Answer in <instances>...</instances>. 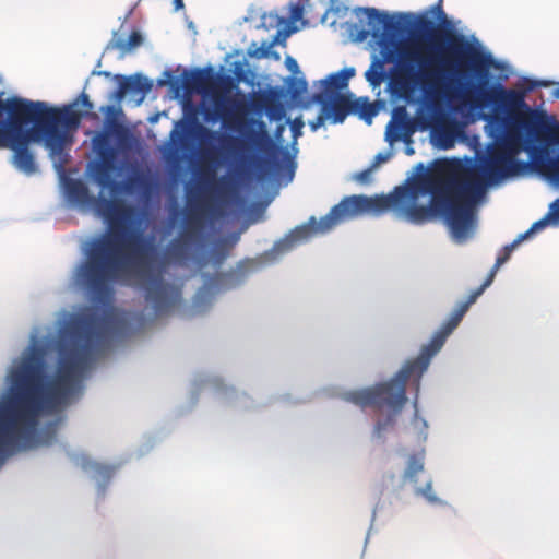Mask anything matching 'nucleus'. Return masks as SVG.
I'll use <instances>...</instances> for the list:
<instances>
[{
  "label": "nucleus",
  "instance_id": "2eb2a0df",
  "mask_svg": "<svg viewBox=\"0 0 559 559\" xmlns=\"http://www.w3.org/2000/svg\"><path fill=\"white\" fill-rule=\"evenodd\" d=\"M442 0H439L438 3L431 5L430 8L426 9L425 11L415 14L411 12V16L414 20H420L425 19L431 24V28H429L426 33L420 34L424 38V40H430V34L437 28L441 27L447 33L452 35V39L456 40V44L463 46L466 52L469 53H479L481 49H485L481 45V43L477 39L475 35H472L471 37H466L465 35L461 34L456 29V25L461 23V21H452L449 20L445 12L442 9Z\"/></svg>",
  "mask_w": 559,
  "mask_h": 559
},
{
  "label": "nucleus",
  "instance_id": "f3484780",
  "mask_svg": "<svg viewBox=\"0 0 559 559\" xmlns=\"http://www.w3.org/2000/svg\"><path fill=\"white\" fill-rule=\"evenodd\" d=\"M67 454L76 466L81 467L95 481L97 499H104L117 466L93 461L81 452L67 451Z\"/></svg>",
  "mask_w": 559,
  "mask_h": 559
},
{
  "label": "nucleus",
  "instance_id": "ea45409f",
  "mask_svg": "<svg viewBox=\"0 0 559 559\" xmlns=\"http://www.w3.org/2000/svg\"><path fill=\"white\" fill-rule=\"evenodd\" d=\"M230 71L233 72L237 82H242L250 87H253L255 84V72L248 68L247 60L243 58L242 60H235L230 64Z\"/></svg>",
  "mask_w": 559,
  "mask_h": 559
},
{
  "label": "nucleus",
  "instance_id": "39448f33",
  "mask_svg": "<svg viewBox=\"0 0 559 559\" xmlns=\"http://www.w3.org/2000/svg\"><path fill=\"white\" fill-rule=\"evenodd\" d=\"M359 23L348 24V34L355 43H364L371 36L380 49V56L373 55L369 69L365 72L366 81L374 90L389 80L390 72L385 63H393L395 69L408 76L405 64L414 61L416 50L401 49L408 40H424L420 34L431 28L425 20H414L411 12L382 11L370 7L356 9Z\"/></svg>",
  "mask_w": 559,
  "mask_h": 559
},
{
  "label": "nucleus",
  "instance_id": "393cba45",
  "mask_svg": "<svg viewBox=\"0 0 559 559\" xmlns=\"http://www.w3.org/2000/svg\"><path fill=\"white\" fill-rule=\"evenodd\" d=\"M425 41L427 43V52L436 59L439 66L445 63L444 52L447 50L455 56H461L463 52H466L463 46L456 44V40L447 35L432 36V34H430V40Z\"/></svg>",
  "mask_w": 559,
  "mask_h": 559
},
{
  "label": "nucleus",
  "instance_id": "c85d7f7f",
  "mask_svg": "<svg viewBox=\"0 0 559 559\" xmlns=\"http://www.w3.org/2000/svg\"><path fill=\"white\" fill-rule=\"evenodd\" d=\"M144 39H145L144 35L139 29H133L130 33L127 40L119 37L118 31H112V38L106 45L104 52L117 49L120 51L121 57H123L124 55L132 51L133 49L142 46L144 43Z\"/></svg>",
  "mask_w": 559,
  "mask_h": 559
},
{
  "label": "nucleus",
  "instance_id": "bf43d9fd",
  "mask_svg": "<svg viewBox=\"0 0 559 559\" xmlns=\"http://www.w3.org/2000/svg\"><path fill=\"white\" fill-rule=\"evenodd\" d=\"M532 237H533V235L530 234V229H527L526 231H524L522 234H519L518 237L511 243H509L508 250L516 249L523 241H525Z\"/></svg>",
  "mask_w": 559,
  "mask_h": 559
},
{
  "label": "nucleus",
  "instance_id": "5fc2aeb1",
  "mask_svg": "<svg viewBox=\"0 0 559 559\" xmlns=\"http://www.w3.org/2000/svg\"><path fill=\"white\" fill-rule=\"evenodd\" d=\"M304 14V4L301 1L289 4V20L294 23L301 20Z\"/></svg>",
  "mask_w": 559,
  "mask_h": 559
},
{
  "label": "nucleus",
  "instance_id": "0eeeda50",
  "mask_svg": "<svg viewBox=\"0 0 559 559\" xmlns=\"http://www.w3.org/2000/svg\"><path fill=\"white\" fill-rule=\"evenodd\" d=\"M258 123L261 130L247 138L251 144V151H231L223 160L237 177L240 176L243 167L254 166L260 182L272 181L277 186H287L293 181L297 169V140L302 135L305 126L302 117L287 119L293 135L290 144L293 153L274 142L264 130L265 124L262 121Z\"/></svg>",
  "mask_w": 559,
  "mask_h": 559
},
{
  "label": "nucleus",
  "instance_id": "a19ab883",
  "mask_svg": "<svg viewBox=\"0 0 559 559\" xmlns=\"http://www.w3.org/2000/svg\"><path fill=\"white\" fill-rule=\"evenodd\" d=\"M319 84L323 88L320 93H336L337 98H343L341 90L347 87L338 72L329 74L325 79L320 80Z\"/></svg>",
  "mask_w": 559,
  "mask_h": 559
},
{
  "label": "nucleus",
  "instance_id": "4d7b16f0",
  "mask_svg": "<svg viewBox=\"0 0 559 559\" xmlns=\"http://www.w3.org/2000/svg\"><path fill=\"white\" fill-rule=\"evenodd\" d=\"M285 66H286L287 70L292 72V75L297 76V75L302 74L299 69L298 62L292 56H287L285 58Z\"/></svg>",
  "mask_w": 559,
  "mask_h": 559
},
{
  "label": "nucleus",
  "instance_id": "cd10ccee",
  "mask_svg": "<svg viewBox=\"0 0 559 559\" xmlns=\"http://www.w3.org/2000/svg\"><path fill=\"white\" fill-rule=\"evenodd\" d=\"M491 185L483 180H467L459 187V193L466 200L464 205L477 206L486 201L487 190Z\"/></svg>",
  "mask_w": 559,
  "mask_h": 559
},
{
  "label": "nucleus",
  "instance_id": "f257e3e1",
  "mask_svg": "<svg viewBox=\"0 0 559 559\" xmlns=\"http://www.w3.org/2000/svg\"><path fill=\"white\" fill-rule=\"evenodd\" d=\"M145 324L143 312L116 314L110 306L63 311L56 337L49 332L41 334L40 326L32 329L27 346L7 367L0 396L51 445L60 419H41L60 413L83 395L85 381L109 346V335L126 340Z\"/></svg>",
  "mask_w": 559,
  "mask_h": 559
},
{
  "label": "nucleus",
  "instance_id": "9d476101",
  "mask_svg": "<svg viewBox=\"0 0 559 559\" xmlns=\"http://www.w3.org/2000/svg\"><path fill=\"white\" fill-rule=\"evenodd\" d=\"M22 114H25L48 139L62 152L72 143V132L75 131L83 118L90 116L94 104L88 95L82 92L73 102L63 106H55L44 100H31L20 96H11Z\"/></svg>",
  "mask_w": 559,
  "mask_h": 559
},
{
  "label": "nucleus",
  "instance_id": "4c0bfd02",
  "mask_svg": "<svg viewBox=\"0 0 559 559\" xmlns=\"http://www.w3.org/2000/svg\"><path fill=\"white\" fill-rule=\"evenodd\" d=\"M548 226L559 227V199L549 204L548 213L540 219L536 221L528 228L533 236Z\"/></svg>",
  "mask_w": 559,
  "mask_h": 559
},
{
  "label": "nucleus",
  "instance_id": "69168bd1",
  "mask_svg": "<svg viewBox=\"0 0 559 559\" xmlns=\"http://www.w3.org/2000/svg\"><path fill=\"white\" fill-rule=\"evenodd\" d=\"M240 235L238 233L229 234L225 239H221L223 243L228 242L229 245H235L239 241Z\"/></svg>",
  "mask_w": 559,
  "mask_h": 559
},
{
  "label": "nucleus",
  "instance_id": "58836bf2",
  "mask_svg": "<svg viewBox=\"0 0 559 559\" xmlns=\"http://www.w3.org/2000/svg\"><path fill=\"white\" fill-rule=\"evenodd\" d=\"M524 123L530 124L538 133L551 132L557 127L556 118L544 110L533 112L530 120Z\"/></svg>",
  "mask_w": 559,
  "mask_h": 559
},
{
  "label": "nucleus",
  "instance_id": "20e7f679",
  "mask_svg": "<svg viewBox=\"0 0 559 559\" xmlns=\"http://www.w3.org/2000/svg\"><path fill=\"white\" fill-rule=\"evenodd\" d=\"M476 301L475 296L460 301L451 311L448 319L432 334L428 344L420 349L418 357L406 361L402 368L389 380L376 383L372 386L345 391L342 399L360 408L370 406L377 414L371 439L376 443H384L386 433L393 429L397 417L407 402L406 380L415 376L417 388L420 386L423 374L427 371L431 359L441 350L447 338L457 328L468 308Z\"/></svg>",
  "mask_w": 559,
  "mask_h": 559
},
{
  "label": "nucleus",
  "instance_id": "9b49d317",
  "mask_svg": "<svg viewBox=\"0 0 559 559\" xmlns=\"http://www.w3.org/2000/svg\"><path fill=\"white\" fill-rule=\"evenodd\" d=\"M472 63L473 68L466 72H443L444 88L460 94L473 91L481 104L486 103V97H502L507 93L509 88L503 82L513 73L509 62L498 60L489 50L481 49Z\"/></svg>",
  "mask_w": 559,
  "mask_h": 559
},
{
  "label": "nucleus",
  "instance_id": "473e14b6",
  "mask_svg": "<svg viewBox=\"0 0 559 559\" xmlns=\"http://www.w3.org/2000/svg\"><path fill=\"white\" fill-rule=\"evenodd\" d=\"M383 104V100L371 103L368 97H358L353 102L350 112L357 114L366 123L371 124Z\"/></svg>",
  "mask_w": 559,
  "mask_h": 559
},
{
  "label": "nucleus",
  "instance_id": "f03ea898",
  "mask_svg": "<svg viewBox=\"0 0 559 559\" xmlns=\"http://www.w3.org/2000/svg\"><path fill=\"white\" fill-rule=\"evenodd\" d=\"M83 252L86 260L74 270L71 286L85 290L94 302L108 301V281L120 271L128 272L155 316L168 313L181 299V292L163 277L164 259L154 237L144 234L140 214L122 215L116 231L86 241Z\"/></svg>",
  "mask_w": 559,
  "mask_h": 559
},
{
  "label": "nucleus",
  "instance_id": "774afa93",
  "mask_svg": "<svg viewBox=\"0 0 559 559\" xmlns=\"http://www.w3.org/2000/svg\"><path fill=\"white\" fill-rule=\"evenodd\" d=\"M503 260L504 259H496V263L493 264V266L491 267V270L489 272L490 274L493 275V277L496 276V274H497L498 270L500 269V266L503 265Z\"/></svg>",
  "mask_w": 559,
  "mask_h": 559
},
{
  "label": "nucleus",
  "instance_id": "0e129e2a",
  "mask_svg": "<svg viewBox=\"0 0 559 559\" xmlns=\"http://www.w3.org/2000/svg\"><path fill=\"white\" fill-rule=\"evenodd\" d=\"M509 248V243L506 245L502 249H501V252L499 253V255L497 257V259H504L503 260V264L507 263V261L510 259L512 252L515 250V249H510L508 250Z\"/></svg>",
  "mask_w": 559,
  "mask_h": 559
},
{
  "label": "nucleus",
  "instance_id": "4be33fe9",
  "mask_svg": "<svg viewBox=\"0 0 559 559\" xmlns=\"http://www.w3.org/2000/svg\"><path fill=\"white\" fill-rule=\"evenodd\" d=\"M343 98H337L336 93H314L306 106L319 105L324 111L326 120L333 124L343 123L350 110L336 106Z\"/></svg>",
  "mask_w": 559,
  "mask_h": 559
},
{
  "label": "nucleus",
  "instance_id": "e433bc0d",
  "mask_svg": "<svg viewBox=\"0 0 559 559\" xmlns=\"http://www.w3.org/2000/svg\"><path fill=\"white\" fill-rule=\"evenodd\" d=\"M519 130L521 133V141L523 150L531 156L535 157L536 152L538 151L542 140L538 138V132L531 128L530 124H525L521 122L519 126Z\"/></svg>",
  "mask_w": 559,
  "mask_h": 559
},
{
  "label": "nucleus",
  "instance_id": "864d4df0",
  "mask_svg": "<svg viewBox=\"0 0 559 559\" xmlns=\"http://www.w3.org/2000/svg\"><path fill=\"white\" fill-rule=\"evenodd\" d=\"M394 155V151H393V147L390 145V147L383 152H379L374 157H373V160L371 163V168H377L379 165H381L382 163H385L388 162L389 159H391V157Z\"/></svg>",
  "mask_w": 559,
  "mask_h": 559
},
{
  "label": "nucleus",
  "instance_id": "a211bd4d",
  "mask_svg": "<svg viewBox=\"0 0 559 559\" xmlns=\"http://www.w3.org/2000/svg\"><path fill=\"white\" fill-rule=\"evenodd\" d=\"M114 79L117 81V90L111 93L109 99L121 102L127 96L129 102H132L135 107L140 106L146 94L153 87V82L147 76L136 73L133 75L116 74Z\"/></svg>",
  "mask_w": 559,
  "mask_h": 559
},
{
  "label": "nucleus",
  "instance_id": "79ce46f5",
  "mask_svg": "<svg viewBox=\"0 0 559 559\" xmlns=\"http://www.w3.org/2000/svg\"><path fill=\"white\" fill-rule=\"evenodd\" d=\"M199 243H194L191 240H187L183 242L180 241H171L167 247V252L169 255L177 259H186L188 258L189 252L193 247H198Z\"/></svg>",
  "mask_w": 559,
  "mask_h": 559
},
{
  "label": "nucleus",
  "instance_id": "13d9d810",
  "mask_svg": "<svg viewBox=\"0 0 559 559\" xmlns=\"http://www.w3.org/2000/svg\"><path fill=\"white\" fill-rule=\"evenodd\" d=\"M325 114L324 111H322V107H320V114L318 115V117L311 121H309V127L311 129L312 132H316L318 131L325 122L326 120V117H324Z\"/></svg>",
  "mask_w": 559,
  "mask_h": 559
},
{
  "label": "nucleus",
  "instance_id": "a878e982",
  "mask_svg": "<svg viewBox=\"0 0 559 559\" xmlns=\"http://www.w3.org/2000/svg\"><path fill=\"white\" fill-rule=\"evenodd\" d=\"M286 94L290 97L292 103L300 109H309L312 106H306L312 98V95H305L308 88V82L304 74L299 76L288 75L284 80Z\"/></svg>",
  "mask_w": 559,
  "mask_h": 559
},
{
  "label": "nucleus",
  "instance_id": "c9c22d12",
  "mask_svg": "<svg viewBox=\"0 0 559 559\" xmlns=\"http://www.w3.org/2000/svg\"><path fill=\"white\" fill-rule=\"evenodd\" d=\"M416 498L424 500L429 506L435 507H447L448 502L440 498L433 489V479H424V484L420 487H416L413 492Z\"/></svg>",
  "mask_w": 559,
  "mask_h": 559
},
{
  "label": "nucleus",
  "instance_id": "7c9ffc66",
  "mask_svg": "<svg viewBox=\"0 0 559 559\" xmlns=\"http://www.w3.org/2000/svg\"><path fill=\"white\" fill-rule=\"evenodd\" d=\"M85 210H93L97 216L102 217L111 227L112 219L116 216V209L111 199L104 197L102 193L98 197L92 195Z\"/></svg>",
  "mask_w": 559,
  "mask_h": 559
},
{
  "label": "nucleus",
  "instance_id": "2f4dec72",
  "mask_svg": "<svg viewBox=\"0 0 559 559\" xmlns=\"http://www.w3.org/2000/svg\"><path fill=\"white\" fill-rule=\"evenodd\" d=\"M501 181L524 175L530 170V160H522L507 154H500Z\"/></svg>",
  "mask_w": 559,
  "mask_h": 559
},
{
  "label": "nucleus",
  "instance_id": "a18cd8bd",
  "mask_svg": "<svg viewBox=\"0 0 559 559\" xmlns=\"http://www.w3.org/2000/svg\"><path fill=\"white\" fill-rule=\"evenodd\" d=\"M271 48H273V45L267 40H263L261 46L252 41L248 47L247 53L251 58L266 59V53H270Z\"/></svg>",
  "mask_w": 559,
  "mask_h": 559
},
{
  "label": "nucleus",
  "instance_id": "423d86ee",
  "mask_svg": "<svg viewBox=\"0 0 559 559\" xmlns=\"http://www.w3.org/2000/svg\"><path fill=\"white\" fill-rule=\"evenodd\" d=\"M200 142L222 152L221 162L228 166L223 158L233 150H224L223 134L219 131L201 127L193 115L185 114L182 119L176 121L169 133V140L160 147L166 174L171 183L180 182L188 173H191L192 178L185 182V193L188 201L192 200L199 192L195 181L199 169L195 162ZM249 145L250 147L247 151H251V144L249 143ZM227 168L233 177L240 179L250 166L243 167L239 177L233 174L229 167ZM251 168L255 169L254 166H251Z\"/></svg>",
  "mask_w": 559,
  "mask_h": 559
},
{
  "label": "nucleus",
  "instance_id": "8fccbe9b",
  "mask_svg": "<svg viewBox=\"0 0 559 559\" xmlns=\"http://www.w3.org/2000/svg\"><path fill=\"white\" fill-rule=\"evenodd\" d=\"M203 120L207 123L215 124L222 120V115L215 106L204 107L202 110Z\"/></svg>",
  "mask_w": 559,
  "mask_h": 559
},
{
  "label": "nucleus",
  "instance_id": "49530a36",
  "mask_svg": "<svg viewBox=\"0 0 559 559\" xmlns=\"http://www.w3.org/2000/svg\"><path fill=\"white\" fill-rule=\"evenodd\" d=\"M100 111L106 116L104 124H107L109 121L111 128H127L126 126L115 121V119L118 116L123 115V111L120 107H115L114 105H106L100 107Z\"/></svg>",
  "mask_w": 559,
  "mask_h": 559
},
{
  "label": "nucleus",
  "instance_id": "b1692460",
  "mask_svg": "<svg viewBox=\"0 0 559 559\" xmlns=\"http://www.w3.org/2000/svg\"><path fill=\"white\" fill-rule=\"evenodd\" d=\"M215 278L207 276L204 284L200 287L192 298L191 314L199 316L205 313L213 305L216 296L221 293L219 287L216 285Z\"/></svg>",
  "mask_w": 559,
  "mask_h": 559
},
{
  "label": "nucleus",
  "instance_id": "e2e57ef3",
  "mask_svg": "<svg viewBox=\"0 0 559 559\" xmlns=\"http://www.w3.org/2000/svg\"><path fill=\"white\" fill-rule=\"evenodd\" d=\"M427 170H428V167L424 163H418L413 168L409 179L413 177H416V176L425 175L427 173Z\"/></svg>",
  "mask_w": 559,
  "mask_h": 559
},
{
  "label": "nucleus",
  "instance_id": "7ed1b4c3",
  "mask_svg": "<svg viewBox=\"0 0 559 559\" xmlns=\"http://www.w3.org/2000/svg\"><path fill=\"white\" fill-rule=\"evenodd\" d=\"M389 210L396 219L417 226L442 218L449 226L452 240L457 245L465 243L475 234V209L454 203L445 195L436 197L433 188L426 181L395 187L386 195L344 197L340 203L332 206L331 217H341L343 223L364 215L380 217Z\"/></svg>",
  "mask_w": 559,
  "mask_h": 559
},
{
  "label": "nucleus",
  "instance_id": "de8ad7c7",
  "mask_svg": "<svg viewBox=\"0 0 559 559\" xmlns=\"http://www.w3.org/2000/svg\"><path fill=\"white\" fill-rule=\"evenodd\" d=\"M227 249L225 243L222 240L215 241L211 248V258L214 264H222L224 260L227 258Z\"/></svg>",
  "mask_w": 559,
  "mask_h": 559
},
{
  "label": "nucleus",
  "instance_id": "3c124183",
  "mask_svg": "<svg viewBox=\"0 0 559 559\" xmlns=\"http://www.w3.org/2000/svg\"><path fill=\"white\" fill-rule=\"evenodd\" d=\"M265 114L271 121H281L285 118V109L282 104H274L267 107Z\"/></svg>",
  "mask_w": 559,
  "mask_h": 559
},
{
  "label": "nucleus",
  "instance_id": "6e6d98bb",
  "mask_svg": "<svg viewBox=\"0 0 559 559\" xmlns=\"http://www.w3.org/2000/svg\"><path fill=\"white\" fill-rule=\"evenodd\" d=\"M493 280V275L488 273L487 278L484 281V283L478 288L473 290L471 295L475 296V299L477 300V298L483 295L486 288H488L492 284Z\"/></svg>",
  "mask_w": 559,
  "mask_h": 559
},
{
  "label": "nucleus",
  "instance_id": "bb28decb",
  "mask_svg": "<svg viewBox=\"0 0 559 559\" xmlns=\"http://www.w3.org/2000/svg\"><path fill=\"white\" fill-rule=\"evenodd\" d=\"M415 56L414 61L407 62L405 67L408 69V76L414 80L412 86L416 90H424L421 81L427 78V70L433 66H439V63L428 52L423 55L416 50Z\"/></svg>",
  "mask_w": 559,
  "mask_h": 559
},
{
  "label": "nucleus",
  "instance_id": "1a4fd4ad",
  "mask_svg": "<svg viewBox=\"0 0 559 559\" xmlns=\"http://www.w3.org/2000/svg\"><path fill=\"white\" fill-rule=\"evenodd\" d=\"M331 214L332 209L319 221L316 216H310L306 223L296 226L284 237L276 240L271 249L257 258L243 259L235 267L212 276V278L217 281L216 285L223 293L242 286L253 272L277 263L284 255L298 246L308 242L313 236L326 234L342 223L341 217H331Z\"/></svg>",
  "mask_w": 559,
  "mask_h": 559
},
{
  "label": "nucleus",
  "instance_id": "6ab92c4d",
  "mask_svg": "<svg viewBox=\"0 0 559 559\" xmlns=\"http://www.w3.org/2000/svg\"><path fill=\"white\" fill-rule=\"evenodd\" d=\"M214 69L212 66L204 68H193L190 70L185 69L180 76L174 75L173 71L166 69L163 71L162 76L157 79V86H168L173 98H179L186 92V85L198 86L204 79L212 76Z\"/></svg>",
  "mask_w": 559,
  "mask_h": 559
},
{
  "label": "nucleus",
  "instance_id": "c756f323",
  "mask_svg": "<svg viewBox=\"0 0 559 559\" xmlns=\"http://www.w3.org/2000/svg\"><path fill=\"white\" fill-rule=\"evenodd\" d=\"M479 174L485 177L487 183L495 186L501 182L500 155H484L477 162Z\"/></svg>",
  "mask_w": 559,
  "mask_h": 559
},
{
  "label": "nucleus",
  "instance_id": "603ef678",
  "mask_svg": "<svg viewBox=\"0 0 559 559\" xmlns=\"http://www.w3.org/2000/svg\"><path fill=\"white\" fill-rule=\"evenodd\" d=\"M297 28L295 26L288 28V29H277L273 39L270 41L273 47L275 45H284L286 41V38L294 32H296Z\"/></svg>",
  "mask_w": 559,
  "mask_h": 559
},
{
  "label": "nucleus",
  "instance_id": "37998d69",
  "mask_svg": "<svg viewBox=\"0 0 559 559\" xmlns=\"http://www.w3.org/2000/svg\"><path fill=\"white\" fill-rule=\"evenodd\" d=\"M263 97L274 104H281V100L287 96L285 86L267 85L265 90H260Z\"/></svg>",
  "mask_w": 559,
  "mask_h": 559
},
{
  "label": "nucleus",
  "instance_id": "412c9836",
  "mask_svg": "<svg viewBox=\"0 0 559 559\" xmlns=\"http://www.w3.org/2000/svg\"><path fill=\"white\" fill-rule=\"evenodd\" d=\"M535 157L538 163L547 167L549 183L559 188V142L555 140L543 141Z\"/></svg>",
  "mask_w": 559,
  "mask_h": 559
},
{
  "label": "nucleus",
  "instance_id": "6e6552de",
  "mask_svg": "<svg viewBox=\"0 0 559 559\" xmlns=\"http://www.w3.org/2000/svg\"><path fill=\"white\" fill-rule=\"evenodd\" d=\"M3 93L0 94L2 96ZM43 144L49 152L52 166L62 156H69L57 145L49 143L44 132L10 97H0V148H10L13 154L10 158L11 165L21 174L32 177L40 171L35 155L29 148L31 144Z\"/></svg>",
  "mask_w": 559,
  "mask_h": 559
},
{
  "label": "nucleus",
  "instance_id": "5701e85b",
  "mask_svg": "<svg viewBox=\"0 0 559 559\" xmlns=\"http://www.w3.org/2000/svg\"><path fill=\"white\" fill-rule=\"evenodd\" d=\"M431 478L425 469V454L424 452L408 455L402 474V484L415 491L416 487L424 484V479Z\"/></svg>",
  "mask_w": 559,
  "mask_h": 559
},
{
  "label": "nucleus",
  "instance_id": "f704fd0d",
  "mask_svg": "<svg viewBox=\"0 0 559 559\" xmlns=\"http://www.w3.org/2000/svg\"><path fill=\"white\" fill-rule=\"evenodd\" d=\"M407 381H411L412 384L415 386V390H416V396H415V400H414V403H413L414 416H413V419L411 421V427L414 430V432L416 433L417 439L419 441H426L427 438H428V421L424 417L419 416L418 401H417L419 388L417 389V385H416V382H415V376H412L411 378H408L406 380V382Z\"/></svg>",
  "mask_w": 559,
  "mask_h": 559
},
{
  "label": "nucleus",
  "instance_id": "dca6fc26",
  "mask_svg": "<svg viewBox=\"0 0 559 559\" xmlns=\"http://www.w3.org/2000/svg\"><path fill=\"white\" fill-rule=\"evenodd\" d=\"M211 391L216 399L237 408H250L252 406L251 399L239 393L234 386L225 384L224 380L209 372H198L194 374L191 383V400L195 404L200 392Z\"/></svg>",
  "mask_w": 559,
  "mask_h": 559
},
{
  "label": "nucleus",
  "instance_id": "ddd939ff",
  "mask_svg": "<svg viewBox=\"0 0 559 559\" xmlns=\"http://www.w3.org/2000/svg\"><path fill=\"white\" fill-rule=\"evenodd\" d=\"M48 447L0 396V471L13 456Z\"/></svg>",
  "mask_w": 559,
  "mask_h": 559
},
{
  "label": "nucleus",
  "instance_id": "c03bdc74",
  "mask_svg": "<svg viewBox=\"0 0 559 559\" xmlns=\"http://www.w3.org/2000/svg\"><path fill=\"white\" fill-rule=\"evenodd\" d=\"M483 120L487 122V126H486V128L488 129L487 134L490 138L498 140L499 138H501L504 134V130H506L504 122L501 119H496L489 114V118H486Z\"/></svg>",
  "mask_w": 559,
  "mask_h": 559
},
{
  "label": "nucleus",
  "instance_id": "09e8293b",
  "mask_svg": "<svg viewBox=\"0 0 559 559\" xmlns=\"http://www.w3.org/2000/svg\"><path fill=\"white\" fill-rule=\"evenodd\" d=\"M414 129L412 127L404 129V131H397L394 133V139L391 138H384L385 142H388L391 146L395 142H403L406 143H414L412 135H413Z\"/></svg>",
  "mask_w": 559,
  "mask_h": 559
},
{
  "label": "nucleus",
  "instance_id": "aec40b11",
  "mask_svg": "<svg viewBox=\"0 0 559 559\" xmlns=\"http://www.w3.org/2000/svg\"><path fill=\"white\" fill-rule=\"evenodd\" d=\"M69 157L70 155L57 159L55 162V170L60 179L63 194L68 203L72 206L85 210L92 195L82 180L72 178L67 173L64 165L68 163Z\"/></svg>",
  "mask_w": 559,
  "mask_h": 559
},
{
  "label": "nucleus",
  "instance_id": "f8f14e48",
  "mask_svg": "<svg viewBox=\"0 0 559 559\" xmlns=\"http://www.w3.org/2000/svg\"><path fill=\"white\" fill-rule=\"evenodd\" d=\"M134 143L135 138L130 129L111 128L109 121L92 138V148L97 158L88 163L87 170L102 191L108 190L112 198L133 190L130 180L117 181L114 170L118 169L115 166L118 154L131 150Z\"/></svg>",
  "mask_w": 559,
  "mask_h": 559
},
{
  "label": "nucleus",
  "instance_id": "338daca9",
  "mask_svg": "<svg viewBox=\"0 0 559 559\" xmlns=\"http://www.w3.org/2000/svg\"><path fill=\"white\" fill-rule=\"evenodd\" d=\"M270 202H271V200H269L265 204H263V203H253L250 206V212L251 213H262Z\"/></svg>",
  "mask_w": 559,
  "mask_h": 559
},
{
  "label": "nucleus",
  "instance_id": "72a5a7b5",
  "mask_svg": "<svg viewBox=\"0 0 559 559\" xmlns=\"http://www.w3.org/2000/svg\"><path fill=\"white\" fill-rule=\"evenodd\" d=\"M411 118L404 106H397L392 110L391 120L386 124L384 138L394 139V133L404 131V129L412 127Z\"/></svg>",
  "mask_w": 559,
  "mask_h": 559
},
{
  "label": "nucleus",
  "instance_id": "4468645a",
  "mask_svg": "<svg viewBox=\"0 0 559 559\" xmlns=\"http://www.w3.org/2000/svg\"><path fill=\"white\" fill-rule=\"evenodd\" d=\"M523 80L530 81L524 92L509 88L502 97H486V103L484 104H469L468 110L473 120L489 118V114L485 112L486 109L500 117H507L509 111L516 109L532 114V107L525 102V93L533 92L536 87H548L552 82L547 80H530L527 78H523Z\"/></svg>",
  "mask_w": 559,
  "mask_h": 559
},
{
  "label": "nucleus",
  "instance_id": "680f3d73",
  "mask_svg": "<svg viewBox=\"0 0 559 559\" xmlns=\"http://www.w3.org/2000/svg\"><path fill=\"white\" fill-rule=\"evenodd\" d=\"M337 72L341 74L342 79H344V82H346V86H348L349 79L355 75V68H344Z\"/></svg>",
  "mask_w": 559,
  "mask_h": 559
},
{
  "label": "nucleus",
  "instance_id": "052dcab7",
  "mask_svg": "<svg viewBox=\"0 0 559 559\" xmlns=\"http://www.w3.org/2000/svg\"><path fill=\"white\" fill-rule=\"evenodd\" d=\"M373 168H368V169H365L360 173H358L356 176H355V179L358 181V182H361V183H367L370 181L371 179V171H372Z\"/></svg>",
  "mask_w": 559,
  "mask_h": 559
}]
</instances>
